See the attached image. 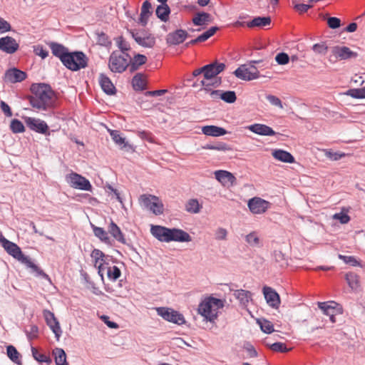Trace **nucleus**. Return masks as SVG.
<instances>
[{"mask_svg":"<svg viewBox=\"0 0 365 365\" xmlns=\"http://www.w3.org/2000/svg\"><path fill=\"white\" fill-rule=\"evenodd\" d=\"M31 89L32 96L29 98V102L33 108L46 110L53 106L56 98L50 86L45 83L33 84Z\"/></svg>","mask_w":365,"mask_h":365,"instance_id":"obj_1","label":"nucleus"},{"mask_svg":"<svg viewBox=\"0 0 365 365\" xmlns=\"http://www.w3.org/2000/svg\"><path fill=\"white\" fill-rule=\"evenodd\" d=\"M0 244L10 255L31 268L37 275L51 282V279L48 274L36 265L29 257L25 256L16 244L8 240L1 234L0 235Z\"/></svg>","mask_w":365,"mask_h":365,"instance_id":"obj_2","label":"nucleus"},{"mask_svg":"<svg viewBox=\"0 0 365 365\" xmlns=\"http://www.w3.org/2000/svg\"><path fill=\"white\" fill-rule=\"evenodd\" d=\"M150 233L160 242H190L192 237L187 232L178 228H168L160 225H151Z\"/></svg>","mask_w":365,"mask_h":365,"instance_id":"obj_3","label":"nucleus"},{"mask_svg":"<svg viewBox=\"0 0 365 365\" xmlns=\"http://www.w3.org/2000/svg\"><path fill=\"white\" fill-rule=\"evenodd\" d=\"M225 306V301L213 297L205 298L199 304L197 312L206 321L213 322Z\"/></svg>","mask_w":365,"mask_h":365,"instance_id":"obj_4","label":"nucleus"},{"mask_svg":"<svg viewBox=\"0 0 365 365\" xmlns=\"http://www.w3.org/2000/svg\"><path fill=\"white\" fill-rule=\"evenodd\" d=\"M225 64L215 61L203 66L204 78L200 81L201 85L206 91H211L212 88H216L221 83L217 75L225 68Z\"/></svg>","mask_w":365,"mask_h":365,"instance_id":"obj_5","label":"nucleus"},{"mask_svg":"<svg viewBox=\"0 0 365 365\" xmlns=\"http://www.w3.org/2000/svg\"><path fill=\"white\" fill-rule=\"evenodd\" d=\"M138 202L143 209L148 210L155 215H160L164 212L163 202L158 196L143 194L139 197Z\"/></svg>","mask_w":365,"mask_h":365,"instance_id":"obj_6","label":"nucleus"},{"mask_svg":"<svg viewBox=\"0 0 365 365\" xmlns=\"http://www.w3.org/2000/svg\"><path fill=\"white\" fill-rule=\"evenodd\" d=\"M62 63L69 70L73 71L84 68L88 65V58L81 51H74L67 53Z\"/></svg>","mask_w":365,"mask_h":365,"instance_id":"obj_7","label":"nucleus"},{"mask_svg":"<svg viewBox=\"0 0 365 365\" xmlns=\"http://www.w3.org/2000/svg\"><path fill=\"white\" fill-rule=\"evenodd\" d=\"M130 57L127 53L118 51H113L109 57L108 67L114 73H122L128 67Z\"/></svg>","mask_w":365,"mask_h":365,"instance_id":"obj_8","label":"nucleus"},{"mask_svg":"<svg viewBox=\"0 0 365 365\" xmlns=\"http://www.w3.org/2000/svg\"><path fill=\"white\" fill-rule=\"evenodd\" d=\"M128 32L140 46L150 48L155 44V37L144 29H131Z\"/></svg>","mask_w":365,"mask_h":365,"instance_id":"obj_9","label":"nucleus"},{"mask_svg":"<svg viewBox=\"0 0 365 365\" xmlns=\"http://www.w3.org/2000/svg\"><path fill=\"white\" fill-rule=\"evenodd\" d=\"M255 63L256 61L249 64L241 65L235 71L234 74L237 78L243 81H252L258 78L259 77V72L255 66Z\"/></svg>","mask_w":365,"mask_h":365,"instance_id":"obj_10","label":"nucleus"},{"mask_svg":"<svg viewBox=\"0 0 365 365\" xmlns=\"http://www.w3.org/2000/svg\"><path fill=\"white\" fill-rule=\"evenodd\" d=\"M157 314L160 316L163 319L178 324L182 325L185 323V317L179 312L175 311L168 307H156L155 308Z\"/></svg>","mask_w":365,"mask_h":365,"instance_id":"obj_11","label":"nucleus"},{"mask_svg":"<svg viewBox=\"0 0 365 365\" xmlns=\"http://www.w3.org/2000/svg\"><path fill=\"white\" fill-rule=\"evenodd\" d=\"M317 305L322 313L329 317L331 323H335V317L342 313L341 307L334 301L318 302Z\"/></svg>","mask_w":365,"mask_h":365,"instance_id":"obj_12","label":"nucleus"},{"mask_svg":"<svg viewBox=\"0 0 365 365\" xmlns=\"http://www.w3.org/2000/svg\"><path fill=\"white\" fill-rule=\"evenodd\" d=\"M66 180L73 188L86 191H91L92 189V185L89 180L76 173H71L67 175Z\"/></svg>","mask_w":365,"mask_h":365,"instance_id":"obj_13","label":"nucleus"},{"mask_svg":"<svg viewBox=\"0 0 365 365\" xmlns=\"http://www.w3.org/2000/svg\"><path fill=\"white\" fill-rule=\"evenodd\" d=\"M26 126L31 130L45 135H49V127L47 123L40 119L32 117H24Z\"/></svg>","mask_w":365,"mask_h":365,"instance_id":"obj_14","label":"nucleus"},{"mask_svg":"<svg viewBox=\"0 0 365 365\" xmlns=\"http://www.w3.org/2000/svg\"><path fill=\"white\" fill-rule=\"evenodd\" d=\"M270 205L269 202L258 197L251 198L247 203L250 212L255 215L264 213L270 207Z\"/></svg>","mask_w":365,"mask_h":365,"instance_id":"obj_15","label":"nucleus"},{"mask_svg":"<svg viewBox=\"0 0 365 365\" xmlns=\"http://www.w3.org/2000/svg\"><path fill=\"white\" fill-rule=\"evenodd\" d=\"M43 314L46 324L49 327L53 333L55 334L56 340L59 341L60 337L62 334V330L60 327L58 321L54 316V314L48 310H44Z\"/></svg>","mask_w":365,"mask_h":365,"instance_id":"obj_16","label":"nucleus"},{"mask_svg":"<svg viewBox=\"0 0 365 365\" xmlns=\"http://www.w3.org/2000/svg\"><path fill=\"white\" fill-rule=\"evenodd\" d=\"M94 266L98 269V273L101 276V279L103 280L104 267L108 264L106 262V257L104 253L98 249H94L91 255Z\"/></svg>","mask_w":365,"mask_h":365,"instance_id":"obj_17","label":"nucleus"},{"mask_svg":"<svg viewBox=\"0 0 365 365\" xmlns=\"http://www.w3.org/2000/svg\"><path fill=\"white\" fill-rule=\"evenodd\" d=\"M262 292L267 304L272 308L278 309L280 305V298L277 292L267 286L263 287Z\"/></svg>","mask_w":365,"mask_h":365,"instance_id":"obj_18","label":"nucleus"},{"mask_svg":"<svg viewBox=\"0 0 365 365\" xmlns=\"http://www.w3.org/2000/svg\"><path fill=\"white\" fill-rule=\"evenodd\" d=\"M331 53L330 61H332V57L334 58V61H336L338 59H349L356 56V53L351 51L350 48L346 46H335L332 48Z\"/></svg>","mask_w":365,"mask_h":365,"instance_id":"obj_19","label":"nucleus"},{"mask_svg":"<svg viewBox=\"0 0 365 365\" xmlns=\"http://www.w3.org/2000/svg\"><path fill=\"white\" fill-rule=\"evenodd\" d=\"M19 48V43L11 36L0 38V50L9 54L15 53Z\"/></svg>","mask_w":365,"mask_h":365,"instance_id":"obj_20","label":"nucleus"},{"mask_svg":"<svg viewBox=\"0 0 365 365\" xmlns=\"http://www.w3.org/2000/svg\"><path fill=\"white\" fill-rule=\"evenodd\" d=\"M214 175L215 179L225 187L232 186L236 181V178L232 173L227 170H216Z\"/></svg>","mask_w":365,"mask_h":365,"instance_id":"obj_21","label":"nucleus"},{"mask_svg":"<svg viewBox=\"0 0 365 365\" xmlns=\"http://www.w3.org/2000/svg\"><path fill=\"white\" fill-rule=\"evenodd\" d=\"M188 34L182 29H178L167 35L166 41L169 45H178L182 43L187 37Z\"/></svg>","mask_w":365,"mask_h":365,"instance_id":"obj_22","label":"nucleus"},{"mask_svg":"<svg viewBox=\"0 0 365 365\" xmlns=\"http://www.w3.org/2000/svg\"><path fill=\"white\" fill-rule=\"evenodd\" d=\"M246 128L255 134L263 136H272L276 133L271 127L261 123H255L248 125Z\"/></svg>","mask_w":365,"mask_h":365,"instance_id":"obj_23","label":"nucleus"},{"mask_svg":"<svg viewBox=\"0 0 365 365\" xmlns=\"http://www.w3.org/2000/svg\"><path fill=\"white\" fill-rule=\"evenodd\" d=\"M26 78V73L17 68L9 69L4 76V80L9 83L21 82Z\"/></svg>","mask_w":365,"mask_h":365,"instance_id":"obj_24","label":"nucleus"},{"mask_svg":"<svg viewBox=\"0 0 365 365\" xmlns=\"http://www.w3.org/2000/svg\"><path fill=\"white\" fill-rule=\"evenodd\" d=\"M210 96L212 98H220L222 101L228 103L235 102L237 97L235 91H222L220 90L211 91Z\"/></svg>","mask_w":365,"mask_h":365,"instance_id":"obj_25","label":"nucleus"},{"mask_svg":"<svg viewBox=\"0 0 365 365\" xmlns=\"http://www.w3.org/2000/svg\"><path fill=\"white\" fill-rule=\"evenodd\" d=\"M272 155L276 160L283 163H292L294 162V158L293 155L290 153L284 150H274Z\"/></svg>","mask_w":365,"mask_h":365,"instance_id":"obj_26","label":"nucleus"},{"mask_svg":"<svg viewBox=\"0 0 365 365\" xmlns=\"http://www.w3.org/2000/svg\"><path fill=\"white\" fill-rule=\"evenodd\" d=\"M99 83L101 88L108 95H113L115 93V88L110 78L106 75L101 73L99 76Z\"/></svg>","mask_w":365,"mask_h":365,"instance_id":"obj_27","label":"nucleus"},{"mask_svg":"<svg viewBox=\"0 0 365 365\" xmlns=\"http://www.w3.org/2000/svg\"><path fill=\"white\" fill-rule=\"evenodd\" d=\"M202 133L205 135L219 137L225 135L227 130L216 125H206L202 128Z\"/></svg>","mask_w":365,"mask_h":365,"instance_id":"obj_28","label":"nucleus"},{"mask_svg":"<svg viewBox=\"0 0 365 365\" xmlns=\"http://www.w3.org/2000/svg\"><path fill=\"white\" fill-rule=\"evenodd\" d=\"M49 46L52 53L63 62V60H64L66 56L69 51L68 49L61 44L53 42L51 43Z\"/></svg>","mask_w":365,"mask_h":365,"instance_id":"obj_29","label":"nucleus"},{"mask_svg":"<svg viewBox=\"0 0 365 365\" xmlns=\"http://www.w3.org/2000/svg\"><path fill=\"white\" fill-rule=\"evenodd\" d=\"M234 296L243 306H246L252 299V293L244 289L235 290Z\"/></svg>","mask_w":365,"mask_h":365,"instance_id":"obj_30","label":"nucleus"},{"mask_svg":"<svg viewBox=\"0 0 365 365\" xmlns=\"http://www.w3.org/2000/svg\"><path fill=\"white\" fill-rule=\"evenodd\" d=\"M349 287L354 291L360 287L359 276L354 272H348L345 275Z\"/></svg>","mask_w":365,"mask_h":365,"instance_id":"obj_31","label":"nucleus"},{"mask_svg":"<svg viewBox=\"0 0 365 365\" xmlns=\"http://www.w3.org/2000/svg\"><path fill=\"white\" fill-rule=\"evenodd\" d=\"M210 22L211 16L205 12L197 13L192 18V23L196 26H205Z\"/></svg>","mask_w":365,"mask_h":365,"instance_id":"obj_32","label":"nucleus"},{"mask_svg":"<svg viewBox=\"0 0 365 365\" xmlns=\"http://www.w3.org/2000/svg\"><path fill=\"white\" fill-rule=\"evenodd\" d=\"M108 232L118 242L125 244V239L119 227L113 221L110 222Z\"/></svg>","mask_w":365,"mask_h":365,"instance_id":"obj_33","label":"nucleus"},{"mask_svg":"<svg viewBox=\"0 0 365 365\" xmlns=\"http://www.w3.org/2000/svg\"><path fill=\"white\" fill-rule=\"evenodd\" d=\"M271 24V19L269 16L256 17L250 22L247 23L248 27H259L263 28L269 26Z\"/></svg>","mask_w":365,"mask_h":365,"instance_id":"obj_34","label":"nucleus"},{"mask_svg":"<svg viewBox=\"0 0 365 365\" xmlns=\"http://www.w3.org/2000/svg\"><path fill=\"white\" fill-rule=\"evenodd\" d=\"M133 87L136 91H143L146 88L145 77L141 74H136L132 80Z\"/></svg>","mask_w":365,"mask_h":365,"instance_id":"obj_35","label":"nucleus"},{"mask_svg":"<svg viewBox=\"0 0 365 365\" xmlns=\"http://www.w3.org/2000/svg\"><path fill=\"white\" fill-rule=\"evenodd\" d=\"M106 271L107 277L110 280L115 281L120 277L121 272L120 269L115 265H108L104 267V272Z\"/></svg>","mask_w":365,"mask_h":365,"instance_id":"obj_36","label":"nucleus"},{"mask_svg":"<svg viewBox=\"0 0 365 365\" xmlns=\"http://www.w3.org/2000/svg\"><path fill=\"white\" fill-rule=\"evenodd\" d=\"M246 242L251 247H259L262 246V242L257 232H252L245 236Z\"/></svg>","mask_w":365,"mask_h":365,"instance_id":"obj_37","label":"nucleus"},{"mask_svg":"<svg viewBox=\"0 0 365 365\" xmlns=\"http://www.w3.org/2000/svg\"><path fill=\"white\" fill-rule=\"evenodd\" d=\"M56 365H67L66 354L63 349L56 348L53 350Z\"/></svg>","mask_w":365,"mask_h":365,"instance_id":"obj_38","label":"nucleus"},{"mask_svg":"<svg viewBox=\"0 0 365 365\" xmlns=\"http://www.w3.org/2000/svg\"><path fill=\"white\" fill-rule=\"evenodd\" d=\"M108 132L115 143L119 145L121 148H125L128 145L125 138L121 135L119 131L108 130Z\"/></svg>","mask_w":365,"mask_h":365,"instance_id":"obj_39","label":"nucleus"},{"mask_svg":"<svg viewBox=\"0 0 365 365\" xmlns=\"http://www.w3.org/2000/svg\"><path fill=\"white\" fill-rule=\"evenodd\" d=\"M202 205L196 199L189 200L185 205V210L190 213L197 214L200 212Z\"/></svg>","mask_w":365,"mask_h":365,"instance_id":"obj_40","label":"nucleus"},{"mask_svg":"<svg viewBox=\"0 0 365 365\" xmlns=\"http://www.w3.org/2000/svg\"><path fill=\"white\" fill-rule=\"evenodd\" d=\"M170 14V9L165 4H162L156 9V15L162 21H166Z\"/></svg>","mask_w":365,"mask_h":365,"instance_id":"obj_41","label":"nucleus"},{"mask_svg":"<svg viewBox=\"0 0 365 365\" xmlns=\"http://www.w3.org/2000/svg\"><path fill=\"white\" fill-rule=\"evenodd\" d=\"M151 4L148 1L143 2L141 7L140 12V21L143 24H146L148 16L150 14Z\"/></svg>","mask_w":365,"mask_h":365,"instance_id":"obj_42","label":"nucleus"},{"mask_svg":"<svg viewBox=\"0 0 365 365\" xmlns=\"http://www.w3.org/2000/svg\"><path fill=\"white\" fill-rule=\"evenodd\" d=\"M7 355L9 358L14 363L21 364L20 355L16 349L10 345L7 346Z\"/></svg>","mask_w":365,"mask_h":365,"instance_id":"obj_43","label":"nucleus"},{"mask_svg":"<svg viewBox=\"0 0 365 365\" xmlns=\"http://www.w3.org/2000/svg\"><path fill=\"white\" fill-rule=\"evenodd\" d=\"M10 129L14 133H21L25 131L24 124L18 119H13L11 121Z\"/></svg>","mask_w":365,"mask_h":365,"instance_id":"obj_44","label":"nucleus"},{"mask_svg":"<svg viewBox=\"0 0 365 365\" xmlns=\"http://www.w3.org/2000/svg\"><path fill=\"white\" fill-rule=\"evenodd\" d=\"M93 231L96 237L104 242H109L108 233L101 227L93 226Z\"/></svg>","mask_w":365,"mask_h":365,"instance_id":"obj_45","label":"nucleus"},{"mask_svg":"<svg viewBox=\"0 0 365 365\" xmlns=\"http://www.w3.org/2000/svg\"><path fill=\"white\" fill-rule=\"evenodd\" d=\"M346 94L354 98H365V87L349 89L346 91Z\"/></svg>","mask_w":365,"mask_h":365,"instance_id":"obj_46","label":"nucleus"},{"mask_svg":"<svg viewBox=\"0 0 365 365\" xmlns=\"http://www.w3.org/2000/svg\"><path fill=\"white\" fill-rule=\"evenodd\" d=\"M262 331L267 334H270L274 331L273 324L271 322L266 319L258 320Z\"/></svg>","mask_w":365,"mask_h":365,"instance_id":"obj_47","label":"nucleus"},{"mask_svg":"<svg viewBox=\"0 0 365 365\" xmlns=\"http://www.w3.org/2000/svg\"><path fill=\"white\" fill-rule=\"evenodd\" d=\"M147 61V57L142 54H137L134 56L132 61V67L137 69L140 66L143 65Z\"/></svg>","mask_w":365,"mask_h":365,"instance_id":"obj_48","label":"nucleus"},{"mask_svg":"<svg viewBox=\"0 0 365 365\" xmlns=\"http://www.w3.org/2000/svg\"><path fill=\"white\" fill-rule=\"evenodd\" d=\"M218 30L217 26H212L207 31L197 36V41L200 42H203L207 40L210 37L213 36L215 33Z\"/></svg>","mask_w":365,"mask_h":365,"instance_id":"obj_49","label":"nucleus"},{"mask_svg":"<svg viewBox=\"0 0 365 365\" xmlns=\"http://www.w3.org/2000/svg\"><path fill=\"white\" fill-rule=\"evenodd\" d=\"M106 192L112 198L115 197L116 200L121 204L122 207L124 208V204L123 202L122 198L116 189L113 188L111 185H108L106 187Z\"/></svg>","mask_w":365,"mask_h":365,"instance_id":"obj_50","label":"nucleus"},{"mask_svg":"<svg viewBox=\"0 0 365 365\" xmlns=\"http://www.w3.org/2000/svg\"><path fill=\"white\" fill-rule=\"evenodd\" d=\"M116 43L121 53H125L130 49L129 43L122 36L117 38Z\"/></svg>","mask_w":365,"mask_h":365,"instance_id":"obj_51","label":"nucleus"},{"mask_svg":"<svg viewBox=\"0 0 365 365\" xmlns=\"http://www.w3.org/2000/svg\"><path fill=\"white\" fill-rule=\"evenodd\" d=\"M228 232L225 228L218 227L215 232V238L217 240H226Z\"/></svg>","mask_w":365,"mask_h":365,"instance_id":"obj_52","label":"nucleus"},{"mask_svg":"<svg viewBox=\"0 0 365 365\" xmlns=\"http://www.w3.org/2000/svg\"><path fill=\"white\" fill-rule=\"evenodd\" d=\"M34 52L36 56H40L42 59L46 58L48 56V51L40 45L34 46Z\"/></svg>","mask_w":365,"mask_h":365,"instance_id":"obj_53","label":"nucleus"},{"mask_svg":"<svg viewBox=\"0 0 365 365\" xmlns=\"http://www.w3.org/2000/svg\"><path fill=\"white\" fill-rule=\"evenodd\" d=\"M275 61L279 65H285L289 63V57L285 53H279L275 56Z\"/></svg>","mask_w":365,"mask_h":365,"instance_id":"obj_54","label":"nucleus"},{"mask_svg":"<svg viewBox=\"0 0 365 365\" xmlns=\"http://www.w3.org/2000/svg\"><path fill=\"white\" fill-rule=\"evenodd\" d=\"M334 220H339L341 224H346L350 220V217L344 212L336 213L333 215Z\"/></svg>","mask_w":365,"mask_h":365,"instance_id":"obj_55","label":"nucleus"},{"mask_svg":"<svg viewBox=\"0 0 365 365\" xmlns=\"http://www.w3.org/2000/svg\"><path fill=\"white\" fill-rule=\"evenodd\" d=\"M327 49V46L324 43H316L312 46V50L318 54H325Z\"/></svg>","mask_w":365,"mask_h":365,"instance_id":"obj_56","label":"nucleus"},{"mask_svg":"<svg viewBox=\"0 0 365 365\" xmlns=\"http://www.w3.org/2000/svg\"><path fill=\"white\" fill-rule=\"evenodd\" d=\"M266 98L272 105L277 106L281 109L283 108L282 103L278 97L272 95H268Z\"/></svg>","mask_w":365,"mask_h":365,"instance_id":"obj_57","label":"nucleus"},{"mask_svg":"<svg viewBox=\"0 0 365 365\" xmlns=\"http://www.w3.org/2000/svg\"><path fill=\"white\" fill-rule=\"evenodd\" d=\"M205 149H210V150H229L228 146L223 143H220L216 145H207L204 147Z\"/></svg>","mask_w":365,"mask_h":365,"instance_id":"obj_58","label":"nucleus"},{"mask_svg":"<svg viewBox=\"0 0 365 365\" xmlns=\"http://www.w3.org/2000/svg\"><path fill=\"white\" fill-rule=\"evenodd\" d=\"M324 154L332 160H338L345 155L344 153H333L329 150H324Z\"/></svg>","mask_w":365,"mask_h":365,"instance_id":"obj_59","label":"nucleus"},{"mask_svg":"<svg viewBox=\"0 0 365 365\" xmlns=\"http://www.w3.org/2000/svg\"><path fill=\"white\" fill-rule=\"evenodd\" d=\"M272 351L279 352H287L289 349L286 347L285 344L281 342H276L270 346Z\"/></svg>","mask_w":365,"mask_h":365,"instance_id":"obj_60","label":"nucleus"},{"mask_svg":"<svg viewBox=\"0 0 365 365\" xmlns=\"http://www.w3.org/2000/svg\"><path fill=\"white\" fill-rule=\"evenodd\" d=\"M32 355L34 358L40 362H46L48 361V358L46 355L39 354L37 349L34 347L31 348Z\"/></svg>","mask_w":365,"mask_h":365,"instance_id":"obj_61","label":"nucleus"},{"mask_svg":"<svg viewBox=\"0 0 365 365\" xmlns=\"http://www.w3.org/2000/svg\"><path fill=\"white\" fill-rule=\"evenodd\" d=\"M11 30V26L10 24L0 17V34L6 33Z\"/></svg>","mask_w":365,"mask_h":365,"instance_id":"obj_62","label":"nucleus"},{"mask_svg":"<svg viewBox=\"0 0 365 365\" xmlns=\"http://www.w3.org/2000/svg\"><path fill=\"white\" fill-rule=\"evenodd\" d=\"M38 328L36 325H31L29 330L26 331L28 338L31 340L38 336Z\"/></svg>","mask_w":365,"mask_h":365,"instance_id":"obj_63","label":"nucleus"},{"mask_svg":"<svg viewBox=\"0 0 365 365\" xmlns=\"http://www.w3.org/2000/svg\"><path fill=\"white\" fill-rule=\"evenodd\" d=\"M327 24L329 28L334 29L340 26L341 21L336 17H329Z\"/></svg>","mask_w":365,"mask_h":365,"instance_id":"obj_64","label":"nucleus"}]
</instances>
